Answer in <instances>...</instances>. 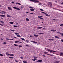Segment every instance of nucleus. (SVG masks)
<instances>
[{
	"mask_svg": "<svg viewBox=\"0 0 63 63\" xmlns=\"http://www.w3.org/2000/svg\"><path fill=\"white\" fill-rule=\"evenodd\" d=\"M61 42H63V39H61Z\"/></svg>",
	"mask_w": 63,
	"mask_h": 63,
	"instance_id": "46",
	"label": "nucleus"
},
{
	"mask_svg": "<svg viewBox=\"0 0 63 63\" xmlns=\"http://www.w3.org/2000/svg\"><path fill=\"white\" fill-rule=\"evenodd\" d=\"M9 23L10 24H13V23H14V22H9Z\"/></svg>",
	"mask_w": 63,
	"mask_h": 63,
	"instance_id": "28",
	"label": "nucleus"
},
{
	"mask_svg": "<svg viewBox=\"0 0 63 63\" xmlns=\"http://www.w3.org/2000/svg\"><path fill=\"white\" fill-rule=\"evenodd\" d=\"M40 18L41 19H42L43 20H44V19L43 18H42L41 17Z\"/></svg>",
	"mask_w": 63,
	"mask_h": 63,
	"instance_id": "47",
	"label": "nucleus"
},
{
	"mask_svg": "<svg viewBox=\"0 0 63 63\" xmlns=\"http://www.w3.org/2000/svg\"><path fill=\"white\" fill-rule=\"evenodd\" d=\"M14 45L15 46H18V45L17 44H14Z\"/></svg>",
	"mask_w": 63,
	"mask_h": 63,
	"instance_id": "37",
	"label": "nucleus"
},
{
	"mask_svg": "<svg viewBox=\"0 0 63 63\" xmlns=\"http://www.w3.org/2000/svg\"><path fill=\"white\" fill-rule=\"evenodd\" d=\"M56 19H53V20H56Z\"/></svg>",
	"mask_w": 63,
	"mask_h": 63,
	"instance_id": "58",
	"label": "nucleus"
},
{
	"mask_svg": "<svg viewBox=\"0 0 63 63\" xmlns=\"http://www.w3.org/2000/svg\"><path fill=\"white\" fill-rule=\"evenodd\" d=\"M16 36H17V37H21V36H20V35H16Z\"/></svg>",
	"mask_w": 63,
	"mask_h": 63,
	"instance_id": "29",
	"label": "nucleus"
},
{
	"mask_svg": "<svg viewBox=\"0 0 63 63\" xmlns=\"http://www.w3.org/2000/svg\"><path fill=\"white\" fill-rule=\"evenodd\" d=\"M14 34H15L16 35H19V33H14Z\"/></svg>",
	"mask_w": 63,
	"mask_h": 63,
	"instance_id": "27",
	"label": "nucleus"
},
{
	"mask_svg": "<svg viewBox=\"0 0 63 63\" xmlns=\"http://www.w3.org/2000/svg\"><path fill=\"white\" fill-rule=\"evenodd\" d=\"M5 16L4 15H2V17H5Z\"/></svg>",
	"mask_w": 63,
	"mask_h": 63,
	"instance_id": "51",
	"label": "nucleus"
},
{
	"mask_svg": "<svg viewBox=\"0 0 63 63\" xmlns=\"http://www.w3.org/2000/svg\"><path fill=\"white\" fill-rule=\"evenodd\" d=\"M26 46H28V45H26Z\"/></svg>",
	"mask_w": 63,
	"mask_h": 63,
	"instance_id": "62",
	"label": "nucleus"
},
{
	"mask_svg": "<svg viewBox=\"0 0 63 63\" xmlns=\"http://www.w3.org/2000/svg\"><path fill=\"white\" fill-rule=\"evenodd\" d=\"M24 63H27V62L26 61L24 60L23 61Z\"/></svg>",
	"mask_w": 63,
	"mask_h": 63,
	"instance_id": "19",
	"label": "nucleus"
},
{
	"mask_svg": "<svg viewBox=\"0 0 63 63\" xmlns=\"http://www.w3.org/2000/svg\"><path fill=\"white\" fill-rule=\"evenodd\" d=\"M22 43V42H19V41H15V43Z\"/></svg>",
	"mask_w": 63,
	"mask_h": 63,
	"instance_id": "6",
	"label": "nucleus"
},
{
	"mask_svg": "<svg viewBox=\"0 0 63 63\" xmlns=\"http://www.w3.org/2000/svg\"><path fill=\"white\" fill-rule=\"evenodd\" d=\"M51 31H52V32H55V31H56V30H51Z\"/></svg>",
	"mask_w": 63,
	"mask_h": 63,
	"instance_id": "13",
	"label": "nucleus"
},
{
	"mask_svg": "<svg viewBox=\"0 0 63 63\" xmlns=\"http://www.w3.org/2000/svg\"><path fill=\"white\" fill-rule=\"evenodd\" d=\"M45 15H46V16H50V15H48V14L47 13H45Z\"/></svg>",
	"mask_w": 63,
	"mask_h": 63,
	"instance_id": "7",
	"label": "nucleus"
},
{
	"mask_svg": "<svg viewBox=\"0 0 63 63\" xmlns=\"http://www.w3.org/2000/svg\"><path fill=\"white\" fill-rule=\"evenodd\" d=\"M0 25H1V26H3V24H0Z\"/></svg>",
	"mask_w": 63,
	"mask_h": 63,
	"instance_id": "50",
	"label": "nucleus"
},
{
	"mask_svg": "<svg viewBox=\"0 0 63 63\" xmlns=\"http://www.w3.org/2000/svg\"><path fill=\"white\" fill-rule=\"evenodd\" d=\"M36 2H39V1L37 0V1H36Z\"/></svg>",
	"mask_w": 63,
	"mask_h": 63,
	"instance_id": "63",
	"label": "nucleus"
},
{
	"mask_svg": "<svg viewBox=\"0 0 63 63\" xmlns=\"http://www.w3.org/2000/svg\"><path fill=\"white\" fill-rule=\"evenodd\" d=\"M6 16H7V17H11V16L8 15H7Z\"/></svg>",
	"mask_w": 63,
	"mask_h": 63,
	"instance_id": "17",
	"label": "nucleus"
},
{
	"mask_svg": "<svg viewBox=\"0 0 63 63\" xmlns=\"http://www.w3.org/2000/svg\"><path fill=\"white\" fill-rule=\"evenodd\" d=\"M42 60H39L36 61V62H42Z\"/></svg>",
	"mask_w": 63,
	"mask_h": 63,
	"instance_id": "10",
	"label": "nucleus"
},
{
	"mask_svg": "<svg viewBox=\"0 0 63 63\" xmlns=\"http://www.w3.org/2000/svg\"><path fill=\"white\" fill-rule=\"evenodd\" d=\"M49 41H51V39H48Z\"/></svg>",
	"mask_w": 63,
	"mask_h": 63,
	"instance_id": "60",
	"label": "nucleus"
},
{
	"mask_svg": "<svg viewBox=\"0 0 63 63\" xmlns=\"http://www.w3.org/2000/svg\"><path fill=\"white\" fill-rule=\"evenodd\" d=\"M9 55L10 56H15V55H14V54H9Z\"/></svg>",
	"mask_w": 63,
	"mask_h": 63,
	"instance_id": "11",
	"label": "nucleus"
},
{
	"mask_svg": "<svg viewBox=\"0 0 63 63\" xmlns=\"http://www.w3.org/2000/svg\"><path fill=\"white\" fill-rule=\"evenodd\" d=\"M38 34H44V33H42V32H41L40 33H38Z\"/></svg>",
	"mask_w": 63,
	"mask_h": 63,
	"instance_id": "32",
	"label": "nucleus"
},
{
	"mask_svg": "<svg viewBox=\"0 0 63 63\" xmlns=\"http://www.w3.org/2000/svg\"><path fill=\"white\" fill-rule=\"evenodd\" d=\"M61 55H63V53L62 52L60 53Z\"/></svg>",
	"mask_w": 63,
	"mask_h": 63,
	"instance_id": "42",
	"label": "nucleus"
},
{
	"mask_svg": "<svg viewBox=\"0 0 63 63\" xmlns=\"http://www.w3.org/2000/svg\"><path fill=\"white\" fill-rule=\"evenodd\" d=\"M8 9L10 10H12V9L10 7H9L7 8Z\"/></svg>",
	"mask_w": 63,
	"mask_h": 63,
	"instance_id": "8",
	"label": "nucleus"
},
{
	"mask_svg": "<svg viewBox=\"0 0 63 63\" xmlns=\"http://www.w3.org/2000/svg\"><path fill=\"white\" fill-rule=\"evenodd\" d=\"M1 22V23H3V24H4V23L3 21H1V22Z\"/></svg>",
	"mask_w": 63,
	"mask_h": 63,
	"instance_id": "31",
	"label": "nucleus"
},
{
	"mask_svg": "<svg viewBox=\"0 0 63 63\" xmlns=\"http://www.w3.org/2000/svg\"><path fill=\"white\" fill-rule=\"evenodd\" d=\"M30 1H32V2H34V0H30Z\"/></svg>",
	"mask_w": 63,
	"mask_h": 63,
	"instance_id": "39",
	"label": "nucleus"
},
{
	"mask_svg": "<svg viewBox=\"0 0 63 63\" xmlns=\"http://www.w3.org/2000/svg\"><path fill=\"white\" fill-rule=\"evenodd\" d=\"M55 38H57V39H59L60 38L58 37V36H55Z\"/></svg>",
	"mask_w": 63,
	"mask_h": 63,
	"instance_id": "16",
	"label": "nucleus"
},
{
	"mask_svg": "<svg viewBox=\"0 0 63 63\" xmlns=\"http://www.w3.org/2000/svg\"><path fill=\"white\" fill-rule=\"evenodd\" d=\"M30 11H34V9H30Z\"/></svg>",
	"mask_w": 63,
	"mask_h": 63,
	"instance_id": "23",
	"label": "nucleus"
},
{
	"mask_svg": "<svg viewBox=\"0 0 63 63\" xmlns=\"http://www.w3.org/2000/svg\"><path fill=\"white\" fill-rule=\"evenodd\" d=\"M9 53L8 52H6V54L7 55H8H8H9V54H10L8 53Z\"/></svg>",
	"mask_w": 63,
	"mask_h": 63,
	"instance_id": "14",
	"label": "nucleus"
},
{
	"mask_svg": "<svg viewBox=\"0 0 63 63\" xmlns=\"http://www.w3.org/2000/svg\"><path fill=\"white\" fill-rule=\"evenodd\" d=\"M26 20L27 21H29V19L28 18H26Z\"/></svg>",
	"mask_w": 63,
	"mask_h": 63,
	"instance_id": "22",
	"label": "nucleus"
},
{
	"mask_svg": "<svg viewBox=\"0 0 63 63\" xmlns=\"http://www.w3.org/2000/svg\"><path fill=\"white\" fill-rule=\"evenodd\" d=\"M38 17L39 18H40L41 17V16H38Z\"/></svg>",
	"mask_w": 63,
	"mask_h": 63,
	"instance_id": "53",
	"label": "nucleus"
},
{
	"mask_svg": "<svg viewBox=\"0 0 63 63\" xmlns=\"http://www.w3.org/2000/svg\"><path fill=\"white\" fill-rule=\"evenodd\" d=\"M22 47V46L21 45H19V47Z\"/></svg>",
	"mask_w": 63,
	"mask_h": 63,
	"instance_id": "30",
	"label": "nucleus"
},
{
	"mask_svg": "<svg viewBox=\"0 0 63 63\" xmlns=\"http://www.w3.org/2000/svg\"><path fill=\"white\" fill-rule=\"evenodd\" d=\"M48 6L50 7H52V3L51 2H49L48 3Z\"/></svg>",
	"mask_w": 63,
	"mask_h": 63,
	"instance_id": "3",
	"label": "nucleus"
},
{
	"mask_svg": "<svg viewBox=\"0 0 63 63\" xmlns=\"http://www.w3.org/2000/svg\"><path fill=\"white\" fill-rule=\"evenodd\" d=\"M20 58H21V59H23V57H21Z\"/></svg>",
	"mask_w": 63,
	"mask_h": 63,
	"instance_id": "52",
	"label": "nucleus"
},
{
	"mask_svg": "<svg viewBox=\"0 0 63 63\" xmlns=\"http://www.w3.org/2000/svg\"><path fill=\"white\" fill-rule=\"evenodd\" d=\"M11 31H12V32H14L15 31V30H11Z\"/></svg>",
	"mask_w": 63,
	"mask_h": 63,
	"instance_id": "41",
	"label": "nucleus"
},
{
	"mask_svg": "<svg viewBox=\"0 0 63 63\" xmlns=\"http://www.w3.org/2000/svg\"><path fill=\"white\" fill-rule=\"evenodd\" d=\"M57 33H60V34H60V35H63V33H61L58 32H57Z\"/></svg>",
	"mask_w": 63,
	"mask_h": 63,
	"instance_id": "18",
	"label": "nucleus"
},
{
	"mask_svg": "<svg viewBox=\"0 0 63 63\" xmlns=\"http://www.w3.org/2000/svg\"><path fill=\"white\" fill-rule=\"evenodd\" d=\"M3 56V54H0V56Z\"/></svg>",
	"mask_w": 63,
	"mask_h": 63,
	"instance_id": "33",
	"label": "nucleus"
},
{
	"mask_svg": "<svg viewBox=\"0 0 63 63\" xmlns=\"http://www.w3.org/2000/svg\"><path fill=\"white\" fill-rule=\"evenodd\" d=\"M31 42H32V43H34V44H37V42L34 41H31Z\"/></svg>",
	"mask_w": 63,
	"mask_h": 63,
	"instance_id": "12",
	"label": "nucleus"
},
{
	"mask_svg": "<svg viewBox=\"0 0 63 63\" xmlns=\"http://www.w3.org/2000/svg\"><path fill=\"white\" fill-rule=\"evenodd\" d=\"M13 9H16V10H17L18 11H20V9H19V8H17L15 7H13Z\"/></svg>",
	"mask_w": 63,
	"mask_h": 63,
	"instance_id": "4",
	"label": "nucleus"
},
{
	"mask_svg": "<svg viewBox=\"0 0 63 63\" xmlns=\"http://www.w3.org/2000/svg\"><path fill=\"white\" fill-rule=\"evenodd\" d=\"M34 36L35 37H39V35H36V34H34Z\"/></svg>",
	"mask_w": 63,
	"mask_h": 63,
	"instance_id": "21",
	"label": "nucleus"
},
{
	"mask_svg": "<svg viewBox=\"0 0 63 63\" xmlns=\"http://www.w3.org/2000/svg\"><path fill=\"white\" fill-rule=\"evenodd\" d=\"M1 19H3V18L2 17H1L0 18Z\"/></svg>",
	"mask_w": 63,
	"mask_h": 63,
	"instance_id": "54",
	"label": "nucleus"
},
{
	"mask_svg": "<svg viewBox=\"0 0 63 63\" xmlns=\"http://www.w3.org/2000/svg\"><path fill=\"white\" fill-rule=\"evenodd\" d=\"M44 53L45 54H47V55H50V56H52L53 55H51L49 54H48V52H44Z\"/></svg>",
	"mask_w": 63,
	"mask_h": 63,
	"instance_id": "2",
	"label": "nucleus"
},
{
	"mask_svg": "<svg viewBox=\"0 0 63 63\" xmlns=\"http://www.w3.org/2000/svg\"><path fill=\"white\" fill-rule=\"evenodd\" d=\"M0 16H1L2 17V15H0Z\"/></svg>",
	"mask_w": 63,
	"mask_h": 63,
	"instance_id": "57",
	"label": "nucleus"
},
{
	"mask_svg": "<svg viewBox=\"0 0 63 63\" xmlns=\"http://www.w3.org/2000/svg\"><path fill=\"white\" fill-rule=\"evenodd\" d=\"M43 56H44V57H46V56L45 55H43Z\"/></svg>",
	"mask_w": 63,
	"mask_h": 63,
	"instance_id": "59",
	"label": "nucleus"
},
{
	"mask_svg": "<svg viewBox=\"0 0 63 63\" xmlns=\"http://www.w3.org/2000/svg\"><path fill=\"white\" fill-rule=\"evenodd\" d=\"M40 10L41 11H44V10H43L42 9H40Z\"/></svg>",
	"mask_w": 63,
	"mask_h": 63,
	"instance_id": "43",
	"label": "nucleus"
},
{
	"mask_svg": "<svg viewBox=\"0 0 63 63\" xmlns=\"http://www.w3.org/2000/svg\"><path fill=\"white\" fill-rule=\"evenodd\" d=\"M26 42H28L27 43H28V42H29V40H26Z\"/></svg>",
	"mask_w": 63,
	"mask_h": 63,
	"instance_id": "49",
	"label": "nucleus"
},
{
	"mask_svg": "<svg viewBox=\"0 0 63 63\" xmlns=\"http://www.w3.org/2000/svg\"><path fill=\"white\" fill-rule=\"evenodd\" d=\"M14 27H17V26L14 25L13 26Z\"/></svg>",
	"mask_w": 63,
	"mask_h": 63,
	"instance_id": "35",
	"label": "nucleus"
},
{
	"mask_svg": "<svg viewBox=\"0 0 63 63\" xmlns=\"http://www.w3.org/2000/svg\"><path fill=\"white\" fill-rule=\"evenodd\" d=\"M6 40H9L10 41H13V40H14V39H13L6 38Z\"/></svg>",
	"mask_w": 63,
	"mask_h": 63,
	"instance_id": "5",
	"label": "nucleus"
},
{
	"mask_svg": "<svg viewBox=\"0 0 63 63\" xmlns=\"http://www.w3.org/2000/svg\"><path fill=\"white\" fill-rule=\"evenodd\" d=\"M3 44H6V42H3Z\"/></svg>",
	"mask_w": 63,
	"mask_h": 63,
	"instance_id": "44",
	"label": "nucleus"
},
{
	"mask_svg": "<svg viewBox=\"0 0 63 63\" xmlns=\"http://www.w3.org/2000/svg\"><path fill=\"white\" fill-rule=\"evenodd\" d=\"M61 4H63V2L61 3Z\"/></svg>",
	"mask_w": 63,
	"mask_h": 63,
	"instance_id": "64",
	"label": "nucleus"
},
{
	"mask_svg": "<svg viewBox=\"0 0 63 63\" xmlns=\"http://www.w3.org/2000/svg\"><path fill=\"white\" fill-rule=\"evenodd\" d=\"M27 13H28V14H32L33 15H35V14H33V13H30L28 12H26Z\"/></svg>",
	"mask_w": 63,
	"mask_h": 63,
	"instance_id": "20",
	"label": "nucleus"
},
{
	"mask_svg": "<svg viewBox=\"0 0 63 63\" xmlns=\"http://www.w3.org/2000/svg\"><path fill=\"white\" fill-rule=\"evenodd\" d=\"M9 58L10 59H13L14 58V57H9Z\"/></svg>",
	"mask_w": 63,
	"mask_h": 63,
	"instance_id": "24",
	"label": "nucleus"
},
{
	"mask_svg": "<svg viewBox=\"0 0 63 63\" xmlns=\"http://www.w3.org/2000/svg\"><path fill=\"white\" fill-rule=\"evenodd\" d=\"M11 3H13L14 4H15V3L14 2H12Z\"/></svg>",
	"mask_w": 63,
	"mask_h": 63,
	"instance_id": "55",
	"label": "nucleus"
},
{
	"mask_svg": "<svg viewBox=\"0 0 63 63\" xmlns=\"http://www.w3.org/2000/svg\"><path fill=\"white\" fill-rule=\"evenodd\" d=\"M51 40L52 41H53V40H53V39H51Z\"/></svg>",
	"mask_w": 63,
	"mask_h": 63,
	"instance_id": "61",
	"label": "nucleus"
},
{
	"mask_svg": "<svg viewBox=\"0 0 63 63\" xmlns=\"http://www.w3.org/2000/svg\"><path fill=\"white\" fill-rule=\"evenodd\" d=\"M46 50L47 51H50L51 52H57V51H56L52 50H50V49L48 48L46 49Z\"/></svg>",
	"mask_w": 63,
	"mask_h": 63,
	"instance_id": "1",
	"label": "nucleus"
},
{
	"mask_svg": "<svg viewBox=\"0 0 63 63\" xmlns=\"http://www.w3.org/2000/svg\"><path fill=\"white\" fill-rule=\"evenodd\" d=\"M30 37H32L33 36L32 35H30Z\"/></svg>",
	"mask_w": 63,
	"mask_h": 63,
	"instance_id": "48",
	"label": "nucleus"
},
{
	"mask_svg": "<svg viewBox=\"0 0 63 63\" xmlns=\"http://www.w3.org/2000/svg\"><path fill=\"white\" fill-rule=\"evenodd\" d=\"M42 13L43 14H46V13H45V12H42Z\"/></svg>",
	"mask_w": 63,
	"mask_h": 63,
	"instance_id": "45",
	"label": "nucleus"
},
{
	"mask_svg": "<svg viewBox=\"0 0 63 63\" xmlns=\"http://www.w3.org/2000/svg\"><path fill=\"white\" fill-rule=\"evenodd\" d=\"M21 40H25V39L24 38H21Z\"/></svg>",
	"mask_w": 63,
	"mask_h": 63,
	"instance_id": "40",
	"label": "nucleus"
},
{
	"mask_svg": "<svg viewBox=\"0 0 63 63\" xmlns=\"http://www.w3.org/2000/svg\"><path fill=\"white\" fill-rule=\"evenodd\" d=\"M37 0H34V2H37Z\"/></svg>",
	"mask_w": 63,
	"mask_h": 63,
	"instance_id": "56",
	"label": "nucleus"
},
{
	"mask_svg": "<svg viewBox=\"0 0 63 63\" xmlns=\"http://www.w3.org/2000/svg\"><path fill=\"white\" fill-rule=\"evenodd\" d=\"M16 4H17L18 5H21V4H20V3H16Z\"/></svg>",
	"mask_w": 63,
	"mask_h": 63,
	"instance_id": "25",
	"label": "nucleus"
},
{
	"mask_svg": "<svg viewBox=\"0 0 63 63\" xmlns=\"http://www.w3.org/2000/svg\"><path fill=\"white\" fill-rule=\"evenodd\" d=\"M59 62H60V61H56L55 63H59Z\"/></svg>",
	"mask_w": 63,
	"mask_h": 63,
	"instance_id": "26",
	"label": "nucleus"
},
{
	"mask_svg": "<svg viewBox=\"0 0 63 63\" xmlns=\"http://www.w3.org/2000/svg\"><path fill=\"white\" fill-rule=\"evenodd\" d=\"M15 62H18V61L17 60H15Z\"/></svg>",
	"mask_w": 63,
	"mask_h": 63,
	"instance_id": "38",
	"label": "nucleus"
},
{
	"mask_svg": "<svg viewBox=\"0 0 63 63\" xmlns=\"http://www.w3.org/2000/svg\"><path fill=\"white\" fill-rule=\"evenodd\" d=\"M37 59H35V58H34V59H32V61H35V60H37Z\"/></svg>",
	"mask_w": 63,
	"mask_h": 63,
	"instance_id": "15",
	"label": "nucleus"
},
{
	"mask_svg": "<svg viewBox=\"0 0 63 63\" xmlns=\"http://www.w3.org/2000/svg\"><path fill=\"white\" fill-rule=\"evenodd\" d=\"M60 26H63V24H62L60 25Z\"/></svg>",
	"mask_w": 63,
	"mask_h": 63,
	"instance_id": "36",
	"label": "nucleus"
},
{
	"mask_svg": "<svg viewBox=\"0 0 63 63\" xmlns=\"http://www.w3.org/2000/svg\"><path fill=\"white\" fill-rule=\"evenodd\" d=\"M29 8L30 9H33V8H34V7H29Z\"/></svg>",
	"mask_w": 63,
	"mask_h": 63,
	"instance_id": "34",
	"label": "nucleus"
},
{
	"mask_svg": "<svg viewBox=\"0 0 63 63\" xmlns=\"http://www.w3.org/2000/svg\"><path fill=\"white\" fill-rule=\"evenodd\" d=\"M36 28H37V29H41V28H43V27H38Z\"/></svg>",
	"mask_w": 63,
	"mask_h": 63,
	"instance_id": "9",
	"label": "nucleus"
}]
</instances>
